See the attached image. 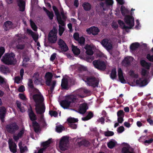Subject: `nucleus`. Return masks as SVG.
Here are the masks:
<instances>
[{
    "mask_svg": "<svg viewBox=\"0 0 153 153\" xmlns=\"http://www.w3.org/2000/svg\"><path fill=\"white\" fill-rule=\"evenodd\" d=\"M131 152L129 149V148L127 147H124L122 149V153H130Z\"/></svg>",
    "mask_w": 153,
    "mask_h": 153,
    "instance_id": "nucleus-50",
    "label": "nucleus"
},
{
    "mask_svg": "<svg viewBox=\"0 0 153 153\" xmlns=\"http://www.w3.org/2000/svg\"><path fill=\"white\" fill-rule=\"evenodd\" d=\"M56 131L58 132H61L64 130V128L61 125H59L56 126Z\"/></svg>",
    "mask_w": 153,
    "mask_h": 153,
    "instance_id": "nucleus-46",
    "label": "nucleus"
},
{
    "mask_svg": "<svg viewBox=\"0 0 153 153\" xmlns=\"http://www.w3.org/2000/svg\"><path fill=\"white\" fill-rule=\"evenodd\" d=\"M84 9L86 11L89 10L91 8V6L88 3H84L82 5Z\"/></svg>",
    "mask_w": 153,
    "mask_h": 153,
    "instance_id": "nucleus-45",
    "label": "nucleus"
},
{
    "mask_svg": "<svg viewBox=\"0 0 153 153\" xmlns=\"http://www.w3.org/2000/svg\"><path fill=\"white\" fill-rule=\"evenodd\" d=\"M88 108V107L87 104L85 103L83 104L80 105L79 112L80 114H83L86 112Z\"/></svg>",
    "mask_w": 153,
    "mask_h": 153,
    "instance_id": "nucleus-26",
    "label": "nucleus"
},
{
    "mask_svg": "<svg viewBox=\"0 0 153 153\" xmlns=\"http://www.w3.org/2000/svg\"><path fill=\"white\" fill-rule=\"evenodd\" d=\"M120 10L122 15L125 16H126V14L128 13L129 12V11L123 5H122L121 6Z\"/></svg>",
    "mask_w": 153,
    "mask_h": 153,
    "instance_id": "nucleus-35",
    "label": "nucleus"
},
{
    "mask_svg": "<svg viewBox=\"0 0 153 153\" xmlns=\"http://www.w3.org/2000/svg\"><path fill=\"white\" fill-rule=\"evenodd\" d=\"M114 133L113 131H108L104 132V135L106 137H110L114 135Z\"/></svg>",
    "mask_w": 153,
    "mask_h": 153,
    "instance_id": "nucleus-53",
    "label": "nucleus"
},
{
    "mask_svg": "<svg viewBox=\"0 0 153 153\" xmlns=\"http://www.w3.org/2000/svg\"><path fill=\"white\" fill-rule=\"evenodd\" d=\"M105 117H102L99 118L97 120V122L99 123H101L102 124H103L105 123Z\"/></svg>",
    "mask_w": 153,
    "mask_h": 153,
    "instance_id": "nucleus-58",
    "label": "nucleus"
},
{
    "mask_svg": "<svg viewBox=\"0 0 153 153\" xmlns=\"http://www.w3.org/2000/svg\"><path fill=\"white\" fill-rule=\"evenodd\" d=\"M59 48L63 51H66L68 50V48L65 42L61 39H59L57 42Z\"/></svg>",
    "mask_w": 153,
    "mask_h": 153,
    "instance_id": "nucleus-16",
    "label": "nucleus"
},
{
    "mask_svg": "<svg viewBox=\"0 0 153 153\" xmlns=\"http://www.w3.org/2000/svg\"><path fill=\"white\" fill-rule=\"evenodd\" d=\"M118 22L121 28L125 29L126 32H128L127 30L129 29V27L128 26H126L125 23L123 21L121 20H119L118 21Z\"/></svg>",
    "mask_w": 153,
    "mask_h": 153,
    "instance_id": "nucleus-30",
    "label": "nucleus"
},
{
    "mask_svg": "<svg viewBox=\"0 0 153 153\" xmlns=\"http://www.w3.org/2000/svg\"><path fill=\"white\" fill-rule=\"evenodd\" d=\"M47 14L51 19H53V12L48 11Z\"/></svg>",
    "mask_w": 153,
    "mask_h": 153,
    "instance_id": "nucleus-63",
    "label": "nucleus"
},
{
    "mask_svg": "<svg viewBox=\"0 0 153 153\" xmlns=\"http://www.w3.org/2000/svg\"><path fill=\"white\" fill-rule=\"evenodd\" d=\"M147 73V71L145 69L143 68L142 69L141 75L143 76H146Z\"/></svg>",
    "mask_w": 153,
    "mask_h": 153,
    "instance_id": "nucleus-62",
    "label": "nucleus"
},
{
    "mask_svg": "<svg viewBox=\"0 0 153 153\" xmlns=\"http://www.w3.org/2000/svg\"><path fill=\"white\" fill-rule=\"evenodd\" d=\"M25 130L23 129L21 130L17 135H14L13 139L16 141H17L22 135L24 132Z\"/></svg>",
    "mask_w": 153,
    "mask_h": 153,
    "instance_id": "nucleus-33",
    "label": "nucleus"
},
{
    "mask_svg": "<svg viewBox=\"0 0 153 153\" xmlns=\"http://www.w3.org/2000/svg\"><path fill=\"white\" fill-rule=\"evenodd\" d=\"M51 142V140L49 139L48 140L43 143L42 144L43 148L40 149L38 153H43V151L45 149L48 147L49 145Z\"/></svg>",
    "mask_w": 153,
    "mask_h": 153,
    "instance_id": "nucleus-25",
    "label": "nucleus"
},
{
    "mask_svg": "<svg viewBox=\"0 0 153 153\" xmlns=\"http://www.w3.org/2000/svg\"><path fill=\"white\" fill-rule=\"evenodd\" d=\"M29 117L32 121H34L36 119V116L32 111H30L29 114Z\"/></svg>",
    "mask_w": 153,
    "mask_h": 153,
    "instance_id": "nucleus-47",
    "label": "nucleus"
},
{
    "mask_svg": "<svg viewBox=\"0 0 153 153\" xmlns=\"http://www.w3.org/2000/svg\"><path fill=\"white\" fill-rule=\"evenodd\" d=\"M84 48L86 50V53L88 55H91L93 54V47L92 45H87Z\"/></svg>",
    "mask_w": 153,
    "mask_h": 153,
    "instance_id": "nucleus-22",
    "label": "nucleus"
},
{
    "mask_svg": "<svg viewBox=\"0 0 153 153\" xmlns=\"http://www.w3.org/2000/svg\"><path fill=\"white\" fill-rule=\"evenodd\" d=\"M123 65L127 67L130 65L131 61L130 58L128 57H126L122 62Z\"/></svg>",
    "mask_w": 153,
    "mask_h": 153,
    "instance_id": "nucleus-34",
    "label": "nucleus"
},
{
    "mask_svg": "<svg viewBox=\"0 0 153 153\" xmlns=\"http://www.w3.org/2000/svg\"><path fill=\"white\" fill-rule=\"evenodd\" d=\"M77 119L70 117L67 119L68 125L73 129H76L77 128V125L76 123L78 121Z\"/></svg>",
    "mask_w": 153,
    "mask_h": 153,
    "instance_id": "nucleus-12",
    "label": "nucleus"
},
{
    "mask_svg": "<svg viewBox=\"0 0 153 153\" xmlns=\"http://www.w3.org/2000/svg\"><path fill=\"white\" fill-rule=\"evenodd\" d=\"M56 34L57 31L55 29H53L49 32L48 40L50 42L54 43L56 42L57 39Z\"/></svg>",
    "mask_w": 153,
    "mask_h": 153,
    "instance_id": "nucleus-6",
    "label": "nucleus"
},
{
    "mask_svg": "<svg viewBox=\"0 0 153 153\" xmlns=\"http://www.w3.org/2000/svg\"><path fill=\"white\" fill-rule=\"evenodd\" d=\"M65 24L64 23V25H62L61 24H60L59 25V34L60 36H61L64 31V28L63 26L65 25Z\"/></svg>",
    "mask_w": 153,
    "mask_h": 153,
    "instance_id": "nucleus-48",
    "label": "nucleus"
},
{
    "mask_svg": "<svg viewBox=\"0 0 153 153\" xmlns=\"http://www.w3.org/2000/svg\"><path fill=\"white\" fill-rule=\"evenodd\" d=\"M68 80L67 79L63 78L62 79L61 86L62 88L66 89L68 87Z\"/></svg>",
    "mask_w": 153,
    "mask_h": 153,
    "instance_id": "nucleus-39",
    "label": "nucleus"
},
{
    "mask_svg": "<svg viewBox=\"0 0 153 153\" xmlns=\"http://www.w3.org/2000/svg\"><path fill=\"white\" fill-rule=\"evenodd\" d=\"M19 128L16 123L7 125L6 127V130L9 132L12 133L17 130Z\"/></svg>",
    "mask_w": 153,
    "mask_h": 153,
    "instance_id": "nucleus-13",
    "label": "nucleus"
},
{
    "mask_svg": "<svg viewBox=\"0 0 153 153\" xmlns=\"http://www.w3.org/2000/svg\"><path fill=\"white\" fill-rule=\"evenodd\" d=\"M113 4V0H105V4L107 6L111 5Z\"/></svg>",
    "mask_w": 153,
    "mask_h": 153,
    "instance_id": "nucleus-59",
    "label": "nucleus"
},
{
    "mask_svg": "<svg viewBox=\"0 0 153 153\" xmlns=\"http://www.w3.org/2000/svg\"><path fill=\"white\" fill-rule=\"evenodd\" d=\"M29 58L28 57L25 58L23 61L22 65L24 67H26L27 64L26 63L28 61H29Z\"/></svg>",
    "mask_w": 153,
    "mask_h": 153,
    "instance_id": "nucleus-56",
    "label": "nucleus"
},
{
    "mask_svg": "<svg viewBox=\"0 0 153 153\" xmlns=\"http://www.w3.org/2000/svg\"><path fill=\"white\" fill-rule=\"evenodd\" d=\"M118 74L119 79L121 83H126V81L123 75V72L121 68H119L118 70Z\"/></svg>",
    "mask_w": 153,
    "mask_h": 153,
    "instance_id": "nucleus-19",
    "label": "nucleus"
},
{
    "mask_svg": "<svg viewBox=\"0 0 153 153\" xmlns=\"http://www.w3.org/2000/svg\"><path fill=\"white\" fill-rule=\"evenodd\" d=\"M124 130V127L123 126H120L117 129V131L118 133H121Z\"/></svg>",
    "mask_w": 153,
    "mask_h": 153,
    "instance_id": "nucleus-61",
    "label": "nucleus"
},
{
    "mask_svg": "<svg viewBox=\"0 0 153 153\" xmlns=\"http://www.w3.org/2000/svg\"><path fill=\"white\" fill-rule=\"evenodd\" d=\"M72 51L75 54L78 55L80 53V50L77 47L72 45Z\"/></svg>",
    "mask_w": 153,
    "mask_h": 153,
    "instance_id": "nucleus-40",
    "label": "nucleus"
},
{
    "mask_svg": "<svg viewBox=\"0 0 153 153\" xmlns=\"http://www.w3.org/2000/svg\"><path fill=\"white\" fill-rule=\"evenodd\" d=\"M15 39L17 41L16 48L19 49H22L25 47L24 41L22 39L21 35H18L15 36Z\"/></svg>",
    "mask_w": 153,
    "mask_h": 153,
    "instance_id": "nucleus-9",
    "label": "nucleus"
},
{
    "mask_svg": "<svg viewBox=\"0 0 153 153\" xmlns=\"http://www.w3.org/2000/svg\"><path fill=\"white\" fill-rule=\"evenodd\" d=\"M6 109L4 107H1L0 108V118L2 122L4 121V118L5 113Z\"/></svg>",
    "mask_w": 153,
    "mask_h": 153,
    "instance_id": "nucleus-32",
    "label": "nucleus"
},
{
    "mask_svg": "<svg viewBox=\"0 0 153 153\" xmlns=\"http://www.w3.org/2000/svg\"><path fill=\"white\" fill-rule=\"evenodd\" d=\"M101 44L107 50H110L113 48L111 42H109L107 39H103L102 41Z\"/></svg>",
    "mask_w": 153,
    "mask_h": 153,
    "instance_id": "nucleus-14",
    "label": "nucleus"
},
{
    "mask_svg": "<svg viewBox=\"0 0 153 153\" xmlns=\"http://www.w3.org/2000/svg\"><path fill=\"white\" fill-rule=\"evenodd\" d=\"M8 144L10 150L13 153L16 152V145L14 143L12 139H9L8 140Z\"/></svg>",
    "mask_w": 153,
    "mask_h": 153,
    "instance_id": "nucleus-17",
    "label": "nucleus"
},
{
    "mask_svg": "<svg viewBox=\"0 0 153 153\" xmlns=\"http://www.w3.org/2000/svg\"><path fill=\"white\" fill-rule=\"evenodd\" d=\"M117 114L118 117H124L125 113L123 110H120L117 111Z\"/></svg>",
    "mask_w": 153,
    "mask_h": 153,
    "instance_id": "nucleus-52",
    "label": "nucleus"
},
{
    "mask_svg": "<svg viewBox=\"0 0 153 153\" xmlns=\"http://www.w3.org/2000/svg\"><path fill=\"white\" fill-rule=\"evenodd\" d=\"M24 73V70L23 69H21L20 71V75L21 78L19 76H16L15 78V82L17 83H19L21 82Z\"/></svg>",
    "mask_w": 153,
    "mask_h": 153,
    "instance_id": "nucleus-24",
    "label": "nucleus"
},
{
    "mask_svg": "<svg viewBox=\"0 0 153 153\" xmlns=\"http://www.w3.org/2000/svg\"><path fill=\"white\" fill-rule=\"evenodd\" d=\"M140 46V44L138 42H135L132 43L130 46V50L132 51H134L136 50Z\"/></svg>",
    "mask_w": 153,
    "mask_h": 153,
    "instance_id": "nucleus-37",
    "label": "nucleus"
},
{
    "mask_svg": "<svg viewBox=\"0 0 153 153\" xmlns=\"http://www.w3.org/2000/svg\"><path fill=\"white\" fill-rule=\"evenodd\" d=\"M136 83L137 85H139L140 87L144 86L147 85L148 83L146 79H145L142 80L141 79H139L136 81Z\"/></svg>",
    "mask_w": 153,
    "mask_h": 153,
    "instance_id": "nucleus-23",
    "label": "nucleus"
},
{
    "mask_svg": "<svg viewBox=\"0 0 153 153\" xmlns=\"http://www.w3.org/2000/svg\"><path fill=\"white\" fill-rule=\"evenodd\" d=\"M52 76V74L50 72L46 73L45 76L46 84L48 85L51 86L50 89L51 91L53 90L56 84L55 81H51Z\"/></svg>",
    "mask_w": 153,
    "mask_h": 153,
    "instance_id": "nucleus-5",
    "label": "nucleus"
},
{
    "mask_svg": "<svg viewBox=\"0 0 153 153\" xmlns=\"http://www.w3.org/2000/svg\"><path fill=\"white\" fill-rule=\"evenodd\" d=\"M17 1L19 10L23 11L25 8V0H17Z\"/></svg>",
    "mask_w": 153,
    "mask_h": 153,
    "instance_id": "nucleus-21",
    "label": "nucleus"
},
{
    "mask_svg": "<svg viewBox=\"0 0 153 153\" xmlns=\"http://www.w3.org/2000/svg\"><path fill=\"white\" fill-rule=\"evenodd\" d=\"M30 23L31 27L33 29L34 31H36L37 30V27L35 24L31 20L30 21Z\"/></svg>",
    "mask_w": 153,
    "mask_h": 153,
    "instance_id": "nucleus-60",
    "label": "nucleus"
},
{
    "mask_svg": "<svg viewBox=\"0 0 153 153\" xmlns=\"http://www.w3.org/2000/svg\"><path fill=\"white\" fill-rule=\"evenodd\" d=\"M68 138L66 136L62 137L60 139L59 146L60 149L62 151L68 149L69 148Z\"/></svg>",
    "mask_w": 153,
    "mask_h": 153,
    "instance_id": "nucleus-4",
    "label": "nucleus"
},
{
    "mask_svg": "<svg viewBox=\"0 0 153 153\" xmlns=\"http://www.w3.org/2000/svg\"><path fill=\"white\" fill-rule=\"evenodd\" d=\"M76 65V67L79 71H82L86 70V68L82 65Z\"/></svg>",
    "mask_w": 153,
    "mask_h": 153,
    "instance_id": "nucleus-51",
    "label": "nucleus"
},
{
    "mask_svg": "<svg viewBox=\"0 0 153 153\" xmlns=\"http://www.w3.org/2000/svg\"><path fill=\"white\" fill-rule=\"evenodd\" d=\"M1 60L4 64L8 65L14 64L16 62L15 55L13 53H5Z\"/></svg>",
    "mask_w": 153,
    "mask_h": 153,
    "instance_id": "nucleus-2",
    "label": "nucleus"
},
{
    "mask_svg": "<svg viewBox=\"0 0 153 153\" xmlns=\"http://www.w3.org/2000/svg\"><path fill=\"white\" fill-rule=\"evenodd\" d=\"M16 27L15 24L13 23L12 22L9 21H7L4 23V27L6 30H9L10 29H13Z\"/></svg>",
    "mask_w": 153,
    "mask_h": 153,
    "instance_id": "nucleus-18",
    "label": "nucleus"
},
{
    "mask_svg": "<svg viewBox=\"0 0 153 153\" xmlns=\"http://www.w3.org/2000/svg\"><path fill=\"white\" fill-rule=\"evenodd\" d=\"M19 147L20 151L22 153H23L27 150V147L26 146L24 147L22 146V142H19Z\"/></svg>",
    "mask_w": 153,
    "mask_h": 153,
    "instance_id": "nucleus-41",
    "label": "nucleus"
},
{
    "mask_svg": "<svg viewBox=\"0 0 153 153\" xmlns=\"http://www.w3.org/2000/svg\"><path fill=\"white\" fill-rule=\"evenodd\" d=\"M116 144V142L111 140L107 143V146L109 148L112 149L115 146Z\"/></svg>",
    "mask_w": 153,
    "mask_h": 153,
    "instance_id": "nucleus-42",
    "label": "nucleus"
},
{
    "mask_svg": "<svg viewBox=\"0 0 153 153\" xmlns=\"http://www.w3.org/2000/svg\"><path fill=\"white\" fill-rule=\"evenodd\" d=\"M77 41L81 45H84L85 43V39L84 37L82 36L79 37Z\"/></svg>",
    "mask_w": 153,
    "mask_h": 153,
    "instance_id": "nucleus-55",
    "label": "nucleus"
},
{
    "mask_svg": "<svg viewBox=\"0 0 153 153\" xmlns=\"http://www.w3.org/2000/svg\"><path fill=\"white\" fill-rule=\"evenodd\" d=\"M27 33L30 35L35 41H36L38 38L37 34L32 31L31 30L27 29Z\"/></svg>",
    "mask_w": 153,
    "mask_h": 153,
    "instance_id": "nucleus-29",
    "label": "nucleus"
},
{
    "mask_svg": "<svg viewBox=\"0 0 153 153\" xmlns=\"http://www.w3.org/2000/svg\"><path fill=\"white\" fill-rule=\"evenodd\" d=\"M34 94L33 95L32 98L35 102V109L37 113L39 114H42L45 111V107L44 105V99L43 96L38 90V92H33Z\"/></svg>",
    "mask_w": 153,
    "mask_h": 153,
    "instance_id": "nucleus-1",
    "label": "nucleus"
},
{
    "mask_svg": "<svg viewBox=\"0 0 153 153\" xmlns=\"http://www.w3.org/2000/svg\"><path fill=\"white\" fill-rule=\"evenodd\" d=\"M140 64L142 66L148 70L150 69L151 65L150 63L147 62L144 60H141L140 61Z\"/></svg>",
    "mask_w": 153,
    "mask_h": 153,
    "instance_id": "nucleus-28",
    "label": "nucleus"
},
{
    "mask_svg": "<svg viewBox=\"0 0 153 153\" xmlns=\"http://www.w3.org/2000/svg\"><path fill=\"white\" fill-rule=\"evenodd\" d=\"M76 98L74 95L67 97L66 99L60 102L61 105L64 108H67L70 106V103L74 102L76 101Z\"/></svg>",
    "mask_w": 153,
    "mask_h": 153,
    "instance_id": "nucleus-3",
    "label": "nucleus"
},
{
    "mask_svg": "<svg viewBox=\"0 0 153 153\" xmlns=\"http://www.w3.org/2000/svg\"><path fill=\"white\" fill-rule=\"evenodd\" d=\"M17 106L19 110L22 112H24L25 111V109L24 108L22 105L21 102L19 101H17L16 102Z\"/></svg>",
    "mask_w": 153,
    "mask_h": 153,
    "instance_id": "nucleus-43",
    "label": "nucleus"
},
{
    "mask_svg": "<svg viewBox=\"0 0 153 153\" xmlns=\"http://www.w3.org/2000/svg\"><path fill=\"white\" fill-rule=\"evenodd\" d=\"M85 140H83L81 138H78L76 140V142L78 143L79 145H85L84 142Z\"/></svg>",
    "mask_w": 153,
    "mask_h": 153,
    "instance_id": "nucleus-54",
    "label": "nucleus"
},
{
    "mask_svg": "<svg viewBox=\"0 0 153 153\" xmlns=\"http://www.w3.org/2000/svg\"><path fill=\"white\" fill-rule=\"evenodd\" d=\"M33 79L34 84L37 85L42 84V76L38 73H35L34 74Z\"/></svg>",
    "mask_w": 153,
    "mask_h": 153,
    "instance_id": "nucleus-15",
    "label": "nucleus"
},
{
    "mask_svg": "<svg viewBox=\"0 0 153 153\" xmlns=\"http://www.w3.org/2000/svg\"><path fill=\"white\" fill-rule=\"evenodd\" d=\"M93 113L91 112H89L87 116L86 117H82V120L83 121L87 120L92 118L93 117Z\"/></svg>",
    "mask_w": 153,
    "mask_h": 153,
    "instance_id": "nucleus-44",
    "label": "nucleus"
},
{
    "mask_svg": "<svg viewBox=\"0 0 153 153\" xmlns=\"http://www.w3.org/2000/svg\"><path fill=\"white\" fill-rule=\"evenodd\" d=\"M33 126L35 132L36 133L38 132L39 128V124L35 121H33Z\"/></svg>",
    "mask_w": 153,
    "mask_h": 153,
    "instance_id": "nucleus-38",
    "label": "nucleus"
},
{
    "mask_svg": "<svg viewBox=\"0 0 153 153\" xmlns=\"http://www.w3.org/2000/svg\"><path fill=\"white\" fill-rule=\"evenodd\" d=\"M87 84L89 85L95 87L96 86V80L95 78L90 77L87 79Z\"/></svg>",
    "mask_w": 153,
    "mask_h": 153,
    "instance_id": "nucleus-20",
    "label": "nucleus"
},
{
    "mask_svg": "<svg viewBox=\"0 0 153 153\" xmlns=\"http://www.w3.org/2000/svg\"><path fill=\"white\" fill-rule=\"evenodd\" d=\"M28 85L29 88V90L31 92L34 91L36 92H38V90L34 88L33 82L31 79L29 80Z\"/></svg>",
    "mask_w": 153,
    "mask_h": 153,
    "instance_id": "nucleus-27",
    "label": "nucleus"
},
{
    "mask_svg": "<svg viewBox=\"0 0 153 153\" xmlns=\"http://www.w3.org/2000/svg\"><path fill=\"white\" fill-rule=\"evenodd\" d=\"M87 33L89 34H92L95 35H96V27L92 26L87 29L86 30Z\"/></svg>",
    "mask_w": 153,
    "mask_h": 153,
    "instance_id": "nucleus-31",
    "label": "nucleus"
},
{
    "mask_svg": "<svg viewBox=\"0 0 153 153\" xmlns=\"http://www.w3.org/2000/svg\"><path fill=\"white\" fill-rule=\"evenodd\" d=\"M89 91L88 90L85 88H81L78 89L77 91V93L75 95L76 99L79 98H83L86 96L87 94H88Z\"/></svg>",
    "mask_w": 153,
    "mask_h": 153,
    "instance_id": "nucleus-10",
    "label": "nucleus"
},
{
    "mask_svg": "<svg viewBox=\"0 0 153 153\" xmlns=\"http://www.w3.org/2000/svg\"><path fill=\"white\" fill-rule=\"evenodd\" d=\"M146 58L150 62H153V55H151L150 53L146 55Z\"/></svg>",
    "mask_w": 153,
    "mask_h": 153,
    "instance_id": "nucleus-57",
    "label": "nucleus"
},
{
    "mask_svg": "<svg viewBox=\"0 0 153 153\" xmlns=\"http://www.w3.org/2000/svg\"><path fill=\"white\" fill-rule=\"evenodd\" d=\"M147 122L149 123L151 126L153 125V120L152 119L151 117H149L147 120Z\"/></svg>",
    "mask_w": 153,
    "mask_h": 153,
    "instance_id": "nucleus-64",
    "label": "nucleus"
},
{
    "mask_svg": "<svg viewBox=\"0 0 153 153\" xmlns=\"http://www.w3.org/2000/svg\"><path fill=\"white\" fill-rule=\"evenodd\" d=\"M110 77L113 79H114L116 78L117 77V72L116 68H114L112 69L110 74Z\"/></svg>",
    "mask_w": 153,
    "mask_h": 153,
    "instance_id": "nucleus-36",
    "label": "nucleus"
},
{
    "mask_svg": "<svg viewBox=\"0 0 153 153\" xmlns=\"http://www.w3.org/2000/svg\"><path fill=\"white\" fill-rule=\"evenodd\" d=\"M104 57L105 55L103 53L96 49V58L98 57L102 58Z\"/></svg>",
    "mask_w": 153,
    "mask_h": 153,
    "instance_id": "nucleus-49",
    "label": "nucleus"
},
{
    "mask_svg": "<svg viewBox=\"0 0 153 153\" xmlns=\"http://www.w3.org/2000/svg\"><path fill=\"white\" fill-rule=\"evenodd\" d=\"M54 11L55 15L56 16L57 19L59 24L63 25H64V20L65 19L66 17L64 14L63 11H62L61 13V15L62 17V19L61 15H60L58 10H55Z\"/></svg>",
    "mask_w": 153,
    "mask_h": 153,
    "instance_id": "nucleus-8",
    "label": "nucleus"
},
{
    "mask_svg": "<svg viewBox=\"0 0 153 153\" xmlns=\"http://www.w3.org/2000/svg\"><path fill=\"white\" fill-rule=\"evenodd\" d=\"M124 21L126 23L129 25V29H131L134 25V17L130 15H126L124 18Z\"/></svg>",
    "mask_w": 153,
    "mask_h": 153,
    "instance_id": "nucleus-7",
    "label": "nucleus"
},
{
    "mask_svg": "<svg viewBox=\"0 0 153 153\" xmlns=\"http://www.w3.org/2000/svg\"><path fill=\"white\" fill-rule=\"evenodd\" d=\"M106 65L105 61L100 59L96 60V68L101 71H104L106 68Z\"/></svg>",
    "mask_w": 153,
    "mask_h": 153,
    "instance_id": "nucleus-11",
    "label": "nucleus"
}]
</instances>
